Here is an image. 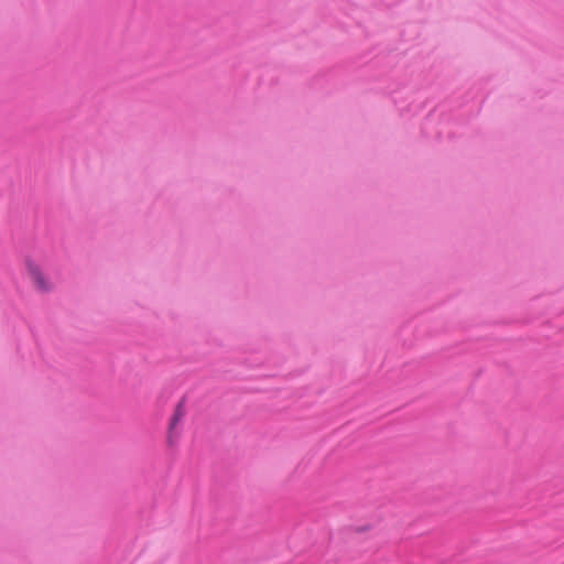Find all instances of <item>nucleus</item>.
<instances>
[{
  "label": "nucleus",
  "mask_w": 564,
  "mask_h": 564,
  "mask_svg": "<svg viewBox=\"0 0 564 564\" xmlns=\"http://www.w3.org/2000/svg\"><path fill=\"white\" fill-rule=\"evenodd\" d=\"M25 265H26V270L37 290L46 292L52 289L51 283L45 279L44 274L41 272L39 265L34 261L28 259L25 261Z\"/></svg>",
  "instance_id": "f257e3e1"
},
{
  "label": "nucleus",
  "mask_w": 564,
  "mask_h": 564,
  "mask_svg": "<svg viewBox=\"0 0 564 564\" xmlns=\"http://www.w3.org/2000/svg\"><path fill=\"white\" fill-rule=\"evenodd\" d=\"M184 415L185 409L183 404L180 403L177 404L169 425L167 443L170 446H173L177 441L178 434L176 432V426L183 420Z\"/></svg>",
  "instance_id": "f03ea898"
}]
</instances>
